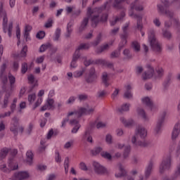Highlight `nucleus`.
Segmentation results:
<instances>
[{
	"instance_id": "1",
	"label": "nucleus",
	"mask_w": 180,
	"mask_h": 180,
	"mask_svg": "<svg viewBox=\"0 0 180 180\" xmlns=\"http://www.w3.org/2000/svg\"><path fill=\"white\" fill-rule=\"evenodd\" d=\"M112 2L113 0H108L104 6L100 8H96L93 10L91 7H89L87 8L88 17L84 18L79 28V32H82V30L86 27L89 19H91V26H93V27H96L99 22H106V20H108V13H102V12L105 10L109 11V8L112 6Z\"/></svg>"
},
{
	"instance_id": "2",
	"label": "nucleus",
	"mask_w": 180,
	"mask_h": 180,
	"mask_svg": "<svg viewBox=\"0 0 180 180\" xmlns=\"http://www.w3.org/2000/svg\"><path fill=\"white\" fill-rule=\"evenodd\" d=\"M11 153V158L8 159V167L6 164L0 165V170L4 174H11L12 171H16L19 169V164L15 160V155L18 154V149H9L8 148H4L0 151V161L6 158L8 153Z\"/></svg>"
},
{
	"instance_id": "3",
	"label": "nucleus",
	"mask_w": 180,
	"mask_h": 180,
	"mask_svg": "<svg viewBox=\"0 0 180 180\" xmlns=\"http://www.w3.org/2000/svg\"><path fill=\"white\" fill-rule=\"evenodd\" d=\"M144 8L143 7V4L140 2V0H135L134 3L131 4V9L129 11V15L131 18H134L137 19V29L141 31V36H144V32L143 30V15L134 14L133 12L134 10L140 12L143 11Z\"/></svg>"
},
{
	"instance_id": "4",
	"label": "nucleus",
	"mask_w": 180,
	"mask_h": 180,
	"mask_svg": "<svg viewBox=\"0 0 180 180\" xmlns=\"http://www.w3.org/2000/svg\"><path fill=\"white\" fill-rule=\"evenodd\" d=\"M161 4H158V11L159 13H162V15H166L167 18H169L173 22V25L176 29L179 32L180 24L179 21L174 18V11L171 10H167L168 7L171 5L168 0H160Z\"/></svg>"
},
{
	"instance_id": "5",
	"label": "nucleus",
	"mask_w": 180,
	"mask_h": 180,
	"mask_svg": "<svg viewBox=\"0 0 180 180\" xmlns=\"http://www.w3.org/2000/svg\"><path fill=\"white\" fill-rule=\"evenodd\" d=\"M0 16L3 17V30L4 33H8V37H11L13 24L10 22L8 25V17L6 16V11L4 10L2 2H0Z\"/></svg>"
},
{
	"instance_id": "6",
	"label": "nucleus",
	"mask_w": 180,
	"mask_h": 180,
	"mask_svg": "<svg viewBox=\"0 0 180 180\" xmlns=\"http://www.w3.org/2000/svg\"><path fill=\"white\" fill-rule=\"evenodd\" d=\"M129 28V24H126L123 27L122 30L124 34L121 35V42L119 44L118 50L113 51L110 57L111 58H116L120 56V50L127 44V36L129 34H127V29Z\"/></svg>"
},
{
	"instance_id": "7",
	"label": "nucleus",
	"mask_w": 180,
	"mask_h": 180,
	"mask_svg": "<svg viewBox=\"0 0 180 180\" xmlns=\"http://www.w3.org/2000/svg\"><path fill=\"white\" fill-rule=\"evenodd\" d=\"M94 111V106L87 105L86 108L80 107L78 110L70 112L68 115V117H70V116H75L78 119L81 117V116H83V115H92Z\"/></svg>"
},
{
	"instance_id": "8",
	"label": "nucleus",
	"mask_w": 180,
	"mask_h": 180,
	"mask_svg": "<svg viewBox=\"0 0 180 180\" xmlns=\"http://www.w3.org/2000/svg\"><path fill=\"white\" fill-rule=\"evenodd\" d=\"M106 126V124L99 122H96V121L94 122H91L89 125V128H87L86 129V131L83 136V140H86L89 143H92V136H91V131L92 129H95L96 127L97 129H102Z\"/></svg>"
},
{
	"instance_id": "9",
	"label": "nucleus",
	"mask_w": 180,
	"mask_h": 180,
	"mask_svg": "<svg viewBox=\"0 0 180 180\" xmlns=\"http://www.w3.org/2000/svg\"><path fill=\"white\" fill-rule=\"evenodd\" d=\"M148 40L153 51H155L156 53H161L162 49L161 48V44L158 43V40L155 38V32L154 30H149Z\"/></svg>"
},
{
	"instance_id": "10",
	"label": "nucleus",
	"mask_w": 180,
	"mask_h": 180,
	"mask_svg": "<svg viewBox=\"0 0 180 180\" xmlns=\"http://www.w3.org/2000/svg\"><path fill=\"white\" fill-rule=\"evenodd\" d=\"M89 47H91V44L89 43L80 44V46L76 49L75 53L73 54L72 60L70 63L71 68H77V67H78V65H77V61L78 60V58L81 57V55L79 54V50H88Z\"/></svg>"
},
{
	"instance_id": "11",
	"label": "nucleus",
	"mask_w": 180,
	"mask_h": 180,
	"mask_svg": "<svg viewBox=\"0 0 180 180\" xmlns=\"http://www.w3.org/2000/svg\"><path fill=\"white\" fill-rule=\"evenodd\" d=\"M27 53V46H24L20 54L14 55L15 61L13 63V67L15 71L19 68V60H22V58H25L26 57Z\"/></svg>"
},
{
	"instance_id": "12",
	"label": "nucleus",
	"mask_w": 180,
	"mask_h": 180,
	"mask_svg": "<svg viewBox=\"0 0 180 180\" xmlns=\"http://www.w3.org/2000/svg\"><path fill=\"white\" fill-rule=\"evenodd\" d=\"M172 160L171 155L167 157H164L162 163L160 165V172L163 174L164 171H168L171 169Z\"/></svg>"
},
{
	"instance_id": "13",
	"label": "nucleus",
	"mask_w": 180,
	"mask_h": 180,
	"mask_svg": "<svg viewBox=\"0 0 180 180\" xmlns=\"http://www.w3.org/2000/svg\"><path fill=\"white\" fill-rule=\"evenodd\" d=\"M5 70H6V63H4L1 67L0 70V79L4 84L3 89L5 91V87L6 86V84H8V75L5 72Z\"/></svg>"
},
{
	"instance_id": "14",
	"label": "nucleus",
	"mask_w": 180,
	"mask_h": 180,
	"mask_svg": "<svg viewBox=\"0 0 180 180\" xmlns=\"http://www.w3.org/2000/svg\"><path fill=\"white\" fill-rule=\"evenodd\" d=\"M29 178V172H17L14 173L11 177V180H23Z\"/></svg>"
},
{
	"instance_id": "15",
	"label": "nucleus",
	"mask_w": 180,
	"mask_h": 180,
	"mask_svg": "<svg viewBox=\"0 0 180 180\" xmlns=\"http://www.w3.org/2000/svg\"><path fill=\"white\" fill-rule=\"evenodd\" d=\"M19 126V119L14 117L11 122L10 130L13 133L14 136L18 135V127Z\"/></svg>"
},
{
	"instance_id": "16",
	"label": "nucleus",
	"mask_w": 180,
	"mask_h": 180,
	"mask_svg": "<svg viewBox=\"0 0 180 180\" xmlns=\"http://www.w3.org/2000/svg\"><path fill=\"white\" fill-rule=\"evenodd\" d=\"M167 115V112H163L160 118L158 120V123L156 124V127L155 129V131L156 134H158L161 131V127H162V124L164 123V120L165 119V116Z\"/></svg>"
},
{
	"instance_id": "17",
	"label": "nucleus",
	"mask_w": 180,
	"mask_h": 180,
	"mask_svg": "<svg viewBox=\"0 0 180 180\" xmlns=\"http://www.w3.org/2000/svg\"><path fill=\"white\" fill-rule=\"evenodd\" d=\"M93 167L96 174H108V169L104 167L101 166L98 162H94Z\"/></svg>"
},
{
	"instance_id": "18",
	"label": "nucleus",
	"mask_w": 180,
	"mask_h": 180,
	"mask_svg": "<svg viewBox=\"0 0 180 180\" xmlns=\"http://www.w3.org/2000/svg\"><path fill=\"white\" fill-rule=\"evenodd\" d=\"M180 133V121H179L174 125L172 132V140L175 141L178 139V136H179Z\"/></svg>"
},
{
	"instance_id": "19",
	"label": "nucleus",
	"mask_w": 180,
	"mask_h": 180,
	"mask_svg": "<svg viewBox=\"0 0 180 180\" xmlns=\"http://www.w3.org/2000/svg\"><path fill=\"white\" fill-rule=\"evenodd\" d=\"M54 100L53 98H49L46 101V103L41 108V112H44V110H50V109H53L54 108Z\"/></svg>"
},
{
	"instance_id": "20",
	"label": "nucleus",
	"mask_w": 180,
	"mask_h": 180,
	"mask_svg": "<svg viewBox=\"0 0 180 180\" xmlns=\"http://www.w3.org/2000/svg\"><path fill=\"white\" fill-rule=\"evenodd\" d=\"M136 136H139L141 139L147 137V130L144 127L139 126L136 129Z\"/></svg>"
},
{
	"instance_id": "21",
	"label": "nucleus",
	"mask_w": 180,
	"mask_h": 180,
	"mask_svg": "<svg viewBox=\"0 0 180 180\" xmlns=\"http://www.w3.org/2000/svg\"><path fill=\"white\" fill-rule=\"evenodd\" d=\"M147 68L148 70V72H145L142 75L143 79H150V78L153 77V75L154 74V68H153L151 65H148Z\"/></svg>"
},
{
	"instance_id": "22",
	"label": "nucleus",
	"mask_w": 180,
	"mask_h": 180,
	"mask_svg": "<svg viewBox=\"0 0 180 180\" xmlns=\"http://www.w3.org/2000/svg\"><path fill=\"white\" fill-rule=\"evenodd\" d=\"M131 143L134 146H139V147H147L148 146V142L144 141L143 142L137 141V138L136 136H134L131 139Z\"/></svg>"
},
{
	"instance_id": "23",
	"label": "nucleus",
	"mask_w": 180,
	"mask_h": 180,
	"mask_svg": "<svg viewBox=\"0 0 180 180\" xmlns=\"http://www.w3.org/2000/svg\"><path fill=\"white\" fill-rule=\"evenodd\" d=\"M70 124H72V126H75L74 128L72 129V133H77L78 130H79V128L81 127L78 118L70 120Z\"/></svg>"
},
{
	"instance_id": "24",
	"label": "nucleus",
	"mask_w": 180,
	"mask_h": 180,
	"mask_svg": "<svg viewBox=\"0 0 180 180\" xmlns=\"http://www.w3.org/2000/svg\"><path fill=\"white\" fill-rule=\"evenodd\" d=\"M43 95H44V90H40L38 92V99L34 105V109H36V108H38V106H40V105H41V103L43 102V97L41 96H43Z\"/></svg>"
},
{
	"instance_id": "25",
	"label": "nucleus",
	"mask_w": 180,
	"mask_h": 180,
	"mask_svg": "<svg viewBox=\"0 0 180 180\" xmlns=\"http://www.w3.org/2000/svg\"><path fill=\"white\" fill-rule=\"evenodd\" d=\"M96 79V75L95 74V68H91L90 69L89 75L86 78V82H94Z\"/></svg>"
},
{
	"instance_id": "26",
	"label": "nucleus",
	"mask_w": 180,
	"mask_h": 180,
	"mask_svg": "<svg viewBox=\"0 0 180 180\" xmlns=\"http://www.w3.org/2000/svg\"><path fill=\"white\" fill-rule=\"evenodd\" d=\"M142 102L144 105H147L148 108H150L151 110H154L155 105L153 103V101H151L148 97H144L142 98Z\"/></svg>"
},
{
	"instance_id": "27",
	"label": "nucleus",
	"mask_w": 180,
	"mask_h": 180,
	"mask_svg": "<svg viewBox=\"0 0 180 180\" xmlns=\"http://www.w3.org/2000/svg\"><path fill=\"white\" fill-rule=\"evenodd\" d=\"M15 109H16V104L12 103L11 105V111H8L7 112L4 113H0V119H4V117H8V116H11L12 113L15 111Z\"/></svg>"
},
{
	"instance_id": "28",
	"label": "nucleus",
	"mask_w": 180,
	"mask_h": 180,
	"mask_svg": "<svg viewBox=\"0 0 180 180\" xmlns=\"http://www.w3.org/2000/svg\"><path fill=\"white\" fill-rule=\"evenodd\" d=\"M95 64H99L100 65H103L104 67H108L109 68H112L113 67V64L110 63L103 59H97L94 62Z\"/></svg>"
},
{
	"instance_id": "29",
	"label": "nucleus",
	"mask_w": 180,
	"mask_h": 180,
	"mask_svg": "<svg viewBox=\"0 0 180 180\" xmlns=\"http://www.w3.org/2000/svg\"><path fill=\"white\" fill-rule=\"evenodd\" d=\"M32 30V26L27 25L25 27V33H24V37L26 40V41H29L30 40V32Z\"/></svg>"
},
{
	"instance_id": "30",
	"label": "nucleus",
	"mask_w": 180,
	"mask_h": 180,
	"mask_svg": "<svg viewBox=\"0 0 180 180\" xmlns=\"http://www.w3.org/2000/svg\"><path fill=\"white\" fill-rule=\"evenodd\" d=\"M126 91L124 94V98H127V99H130L131 96H133V94H131V86L130 84H128L125 86Z\"/></svg>"
},
{
	"instance_id": "31",
	"label": "nucleus",
	"mask_w": 180,
	"mask_h": 180,
	"mask_svg": "<svg viewBox=\"0 0 180 180\" xmlns=\"http://www.w3.org/2000/svg\"><path fill=\"white\" fill-rule=\"evenodd\" d=\"M126 1L127 0H114L112 6L115 9H122V8H123V6H122V4H123V2H126Z\"/></svg>"
},
{
	"instance_id": "32",
	"label": "nucleus",
	"mask_w": 180,
	"mask_h": 180,
	"mask_svg": "<svg viewBox=\"0 0 180 180\" xmlns=\"http://www.w3.org/2000/svg\"><path fill=\"white\" fill-rule=\"evenodd\" d=\"M120 121L122 122V123H123V124H124L125 127H131V126H133V124L134 123L132 120H127L124 119V117H121Z\"/></svg>"
},
{
	"instance_id": "33",
	"label": "nucleus",
	"mask_w": 180,
	"mask_h": 180,
	"mask_svg": "<svg viewBox=\"0 0 180 180\" xmlns=\"http://www.w3.org/2000/svg\"><path fill=\"white\" fill-rule=\"evenodd\" d=\"M113 44V41H112L109 44H106L105 45L101 46L100 48H98L96 50V53L98 54L103 53V51H105V50H108L109 49V46H112Z\"/></svg>"
},
{
	"instance_id": "34",
	"label": "nucleus",
	"mask_w": 180,
	"mask_h": 180,
	"mask_svg": "<svg viewBox=\"0 0 180 180\" xmlns=\"http://www.w3.org/2000/svg\"><path fill=\"white\" fill-rule=\"evenodd\" d=\"M124 16H126V13H124V11H122L120 13V17H116L115 20L110 21V25L115 26V25H116V23H117V22L122 20Z\"/></svg>"
},
{
	"instance_id": "35",
	"label": "nucleus",
	"mask_w": 180,
	"mask_h": 180,
	"mask_svg": "<svg viewBox=\"0 0 180 180\" xmlns=\"http://www.w3.org/2000/svg\"><path fill=\"white\" fill-rule=\"evenodd\" d=\"M27 162L29 165L33 164V153L30 150H28L26 153Z\"/></svg>"
},
{
	"instance_id": "36",
	"label": "nucleus",
	"mask_w": 180,
	"mask_h": 180,
	"mask_svg": "<svg viewBox=\"0 0 180 180\" xmlns=\"http://www.w3.org/2000/svg\"><path fill=\"white\" fill-rule=\"evenodd\" d=\"M84 72H85V68H82L79 70L74 72L73 77H75V78H79V77L84 75Z\"/></svg>"
},
{
	"instance_id": "37",
	"label": "nucleus",
	"mask_w": 180,
	"mask_h": 180,
	"mask_svg": "<svg viewBox=\"0 0 180 180\" xmlns=\"http://www.w3.org/2000/svg\"><path fill=\"white\" fill-rule=\"evenodd\" d=\"M120 168V172L119 174H115V176L117 178H120L122 176H126V170L123 168V166H122V164L119 165Z\"/></svg>"
},
{
	"instance_id": "38",
	"label": "nucleus",
	"mask_w": 180,
	"mask_h": 180,
	"mask_svg": "<svg viewBox=\"0 0 180 180\" xmlns=\"http://www.w3.org/2000/svg\"><path fill=\"white\" fill-rule=\"evenodd\" d=\"M102 81H103V83L104 84L105 86H109V85H110L109 76H108V73H106V72L103 73Z\"/></svg>"
},
{
	"instance_id": "39",
	"label": "nucleus",
	"mask_w": 180,
	"mask_h": 180,
	"mask_svg": "<svg viewBox=\"0 0 180 180\" xmlns=\"http://www.w3.org/2000/svg\"><path fill=\"white\" fill-rule=\"evenodd\" d=\"M153 169V162H150L148 166L146 167L145 171V176L146 178H148L151 174V171Z\"/></svg>"
},
{
	"instance_id": "40",
	"label": "nucleus",
	"mask_w": 180,
	"mask_h": 180,
	"mask_svg": "<svg viewBox=\"0 0 180 180\" xmlns=\"http://www.w3.org/2000/svg\"><path fill=\"white\" fill-rule=\"evenodd\" d=\"M27 78H28V82L30 84H31L32 85H34V86H37V80L34 79V75H29Z\"/></svg>"
},
{
	"instance_id": "41",
	"label": "nucleus",
	"mask_w": 180,
	"mask_h": 180,
	"mask_svg": "<svg viewBox=\"0 0 180 180\" xmlns=\"http://www.w3.org/2000/svg\"><path fill=\"white\" fill-rule=\"evenodd\" d=\"M8 79H9V82H10V85H11V91H13V88H14L13 84H15V82H16V79L15 78V77L13 75H12V74L9 73L8 74Z\"/></svg>"
},
{
	"instance_id": "42",
	"label": "nucleus",
	"mask_w": 180,
	"mask_h": 180,
	"mask_svg": "<svg viewBox=\"0 0 180 180\" xmlns=\"http://www.w3.org/2000/svg\"><path fill=\"white\" fill-rule=\"evenodd\" d=\"M130 108V104L129 103H125L123 104L120 108L118 109L119 112H120L121 113L123 112H127V110H129Z\"/></svg>"
},
{
	"instance_id": "43",
	"label": "nucleus",
	"mask_w": 180,
	"mask_h": 180,
	"mask_svg": "<svg viewBox=\"0 0 180 180\" xmlns=\"http://www.w3.org/2000/svg\"><path fill=\"white\" fill-rule=\"evenodd\" d=\"M137 112L139 116L142 117V119H143L144 120H147V115H146V112L144 111V110L141 108H138Z\"/></svg>"
},
{
	"instance_id": "44",
	"label": "nucleus",
	"mask_w": 180,
	"mask_h": 180,
	"mask_svg": "<svg viewBox=\"0 0 180 180\" xmlns=\"http://www.w3.org/2000/svg\"><path fill=\"white\" fill-rule=\"evenodd\" d=\"M16 37L18 39L17 45L19 46L20 44V27L19 25L16 26Z\"/></svg>"
},
{
	"instance_id": "45",
	"label": "nucleus",
	"mask_w": 180,
	"mask_h": 180,
	"mask_svg": "<svg viewBox=\"0 0 180 180\" xmlns=\"http://www.w3.org/2000/svg\"><path fill=\"white\" fill-rule=\"evenodd\" d=\"M101 157H103V158H105V160H109V161L112 160V155H110V153L108 152H101Z\"/></svg>"
},
{
	"instance_id": "46",
	"label": "nucleus",
	"mask_w": 180,
	"mask_h": 180,
	"mask_svg": "<svg viewBox=\"0 0 180 180\" xmlns=\"http://www.w3.org/2000/svg\"><path fill=\"white\" fill-rule=\"evenodd\" d=\"M131 47L134 49V51H140V44L139 42L134 41L131 44Z\"/></svg>"
},
{
	"instance_id": "47",
	"label": "nucleus",
	"mask_w": 180,
	"mask_h": 180,
	"mask_svg": "<svg viewBox=\"0 0 180 180\" xmlns=\"http://www.w3.org/2000/svg\"><path fill=\"white\" fill-rule=\"evenodd\" d=\"M60 36H61V30L60 28H57L55 32V37L53 38V40L55 41H58L60 39Z\"/></svg>"
},
{
	"instance_id": "48",
	"label": "nucleus",
	"mask_w": 180,
	"mask_h": 180,
	"mask_svg": "<svg viewBox=\"0 0 180 180\" xmlns=\"http://www.w3.org/2000/svg\"><path fill=\"white\" fill-rule=\"evenodd\" d=\"M156 73H157V78H161L162 75H164V69L162 68H158L155 70Z\"/></svg>"
},
{
	"instance_id": "49",
	"label": "nucleus",
	"mask_w": 180,
	"mask_h": 180,
	"mask_svg": "<svg viewBox=\"0 0 180 180\" xmlns=\"http://www.w3.org/2000/svg\"><path fill=\"white\" fill-rule=\"evenodd\" d=\"M69 164H70V159L68 158H65V162H64V168H65V174H68Z\"/></svg>"
},
{
	"instance_id": "50",
	"label": "nucleus",
	"mask_w": 180,
	"mask_h": 180,
	"mask_svg": "<svg viewBox=\"0 0 180 180\" xmlns=\"http://www.w3.org/2000/svg\"><path fill=\"white\" fill-rule=\"evenodd\" d=\"M36 101V94H31L28 95V102L30 103V105Z\"/></svg>"
},
{
	"instance_id": "51",
	"label": "nucleus",
	"mask_w": 180,
	"mask_h": 180,
	"mask_svg": "<svg viewBox=\"0 0 180 180\" xmlns=\"http://www.w3.org/2000/svg\"><path fill=\"white\" fill-rule=\"evenodd\" d=\"M50 47H51V44H43L39 48V51L40 53H44V51L50 49Z\"/></svg>"
},
{
	"instance_id": "52",
	"label": "nucleus",
	"mask_w": 180,
	"mask_h": 180,
	"mask_svg": "<svg viewBox=\"0 0 180 180\" xmlns=\"http://www.w3.org/2000/svg\"><path fill=\"white\" fill-rule=\"evenodd\" d=\"M131 147L130 146H127L124 147V158H127L129 157V154H130Z\"/></svg>"
},
{
	"instance_id": "53",
	"label": "nucleus",
	"mask_w": 180,
	"mask_h": 180,
	"mask_svg": "<svg viewBox=\"0 0 180 180\" xmlns=\"http://www.w3.org/2000/svg\"><path fill=\"white\" fill-rule=\"evenodd\" d=\"M123 54H124L125 58H127L128 60L131 58V57H133L131 53H130V50H129V49H124L123 51Z\"/></svg>"
},
{
	"instance_id": "54",
	"label": "nucleus",
	"mask_w": 180,
	"mask_h": 180,
	"mask_svg": "<svg viewBox=\"0 0 180 180\" xmlns=\"http://www.w3.org/2000/svg\"><path fill=\"white\" fill-rule=\"evenodd\" d=\"M71 24L68 23L67 27V33L65 34V37H70L71 36V32H72V29L71 28Z\"/></svg>"
},
{
	"instance_id": "55",
	"label": "nucleus",
	"mask_w": 180,
	"mask_h": 180,
	"mask_svg": "<svg viewBox=\"0 0 180 180\" xmlns=\"http://www.w3.org/2000/svg\"><path fill=\"white\" fill-rule=\"evenodd\" d=\"M46 140L47 139H46L41 140V146L39 148L40 153H42V151H44V150H46V146H44V144H46Z\"/></svg>"
},
{
	"instance_id": "56",
	"label": "nucleus",
	"mask_w": 180,
	"mask_h": 180,
	"mask_svg": "<svg viewBox=\"0 0 180 180\" xmlns=\"http://www.w3.org/2000/svg\"><path fill=\"white\" fill-rule=\"evenodd\" d=\"M101 40H102V34H99L96 39V41L93 43L94 46H98L99 43H101Z\"/></svg>"
},
{
	"instance_id": "57",
	"label": "nucleus",
	"mask_w": 180,
	"mask_h": 180,
	"mask_svg": "<svg viewBox=\"0 0 180 180\" xmlns=\"http://www.w3.org/2000/svg\"><path fill=\"white\" fill-rule=\"evenodd\" d=\"M9 96H11L10 94H6L5 98H4L3 108H6V106H8V103L9 102Z\"/></svg>"
},
{
	"instance_id": "58",
	"label": "nucleus",
	"mask_w": 180,
	"mask_h": 180,
	"mask_svg": "<svg viewBox=\"0 0 180 180\" xmlns=\"http://www.w3.org/2000/svg\"><path fill=\"white\" fill-rule=\"evenodd\" d=\"M21 72L22 74H26L27 72V63H24L22 64Z\"/></svg>"
},
{
	"instance_id": "59",
	"label": "nucleus",
	"mask_w": 180,
	"mask_h": 180,
	"mask_svg": "<svg viewBox=\"0 0 180 180\" xmlns=\"http://www.w3.org/2000/svg\"><path fill=\"white\" fill-rule=\"evenodd\" d=\"M101 151H102V148L97 147L91 150V153L93 154V155H96L99 154V153H101Z\"/></svg>"
},
{
	"instance_id": "60",
	"label": "nucleus",
	"mask_w": 180,
	"mask_h": 180,
	"mask_svg": "<svg viewBox=\"0 0 180 180\" xmlns=\"http://www.w3.org/2000/svg\"><path fill=\"white\" fill-rule=\"evenodd\" d=\"M79 168L82 169V171H88V167L84 162L79 163Z\"/></svg>"
},
{
	"instance_id": "61",
	"label": "nucleus",
	"mask_w": 180,
	"mask_h": 180,
	"mask_svg": "<svg viewBox=\"0 0 180 180\" xmlns=\"http://www.w3.org/2000/svg\"><path fill=\"white\" fill-rule=\"evenodd\" d=\"M44 36H46V32L44 31H39L37 34V39H44Z\"/></svg>"
},
{
	"instance_id": "62",
	"label": "nucleus",
	"mask_w": 180,
	"mask_h": 180,
	"mask_svg": "<svg viewBox=\"0 0 180 180\" xmlns=\"http://www.w3.org/2000/svg\"><path fill=\"white\" fill-rule=\"evenodd\" d=\"M43 61H44V56H39L35 60V63H37V64H41Z\"/></svg>"
},
{
	"instance_id": "63",
	"label": "nucleus",
	"mask_w": 180,
	"mask_h": 180,
	"mask_svg": "<svg viewBox=\"0 0 180 180\" xmlns=\"http://www.w3.org/2000/svg\"><path fill=\"white\" fill-rule=\"evenodd\" d=\"M55 160L56 162H61V157H60V153L58 151L55 152Z\"/></svg>"
},
{
	"instance_id": "64",
	"label": "nucleus",
	"mask_w": 180,
	"mask_h": 180,
	"mask_svg": "<svg viewBox=\"0 0 180 180\" xmlns=\"http://www.w3.org/2000/svg\"><path fill=\"white\" fill-rule=\"evenodd\" d=\"M112 135L107 134L105 136V141L108 143V144H112Z\"/></svg>"
}]
</instances>
